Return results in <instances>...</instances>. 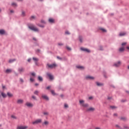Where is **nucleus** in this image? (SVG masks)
Masks as SVG:
<instances>
[{"label": "nucleus", "mask_w": 129, "mask_h": 129, "mask_svg": "<svg viewBox=\"0 0 129 129\" xmlns=\"http://www.w3.org/2000/svg\"><path fill=\"white\" fill-rule=\"evenodd\" d=\"M1 94H2V96H3V97H4V98H6V97H7V94H6L4 93H2Z\"/></svg>", "instance_id": "b1692460"}, {"label": "nucleus", "mask_w": 129, "mask_h": 129, "mask_svg": "<svg viewBox=\"0 0 129 129\" xmlns=\"http://www.w3.org/2000/svg\"><path fill=\"white\" fill-rule=\"evenodd\" d=\"M51 93V94H52V95H57V94H55V91L53 90H51L50 91Z\"/></svg>", "instance_id": "4be33fe9"}, {"label": "nucleus", "mask_w": 129, "mask_h": 129, "mask_svg": "<svg viewBox=\"0 0 129 129\" xmlns=\"http://www.w3.org/2000/svg\"><path fill=\"white\" fill-rule=\"evenodd\" d=\"M100 30L102 31V32H106V30L103 29V28H100Z\"/></svg>", "instance_id": "f704fd0d"}, {"label": "nucleus", "mask_w": 129, "mask_h": 129, "mask_svg": "<svg viewBox=\"0 0 129 129\" xmlns=\"http://www.w3.org/2000/svg\"><path fill=\"white\" fill-rule=\"evenodd\" d=\"M79 40L80 41V42L82 43V37H81V36L79 37Z\"/></svg>", "instance_id": "c9c22d12"}, {"label": "nucleus", "mask_w": 129, "mask_h": 129, "mask_svg": "<svg viewBox=\"0 0 129 129\" xmlns=\"http://www.w3.org/2000/svg\"><path fill=\"white\" fill-rule=\"evenodd\" d=\"M120 65H121V62L118 61V62L114 63L113 66H114V67H119Z\"/></svg>", "instance_id": "20e7f679"}, {"label": "nucleus", "mask_w": 129, "mask_h": 129, "mask_svg": "<svg viewBox=\"0 0 129 129\" xmlns=\"http://www.w3.org/2000/svg\"><path fill=\"white\" fill-rule=\"evenodd\" d=\"M122 120H125V117H121Z\"/></svg>", "instance_id": "a18cd8bd"}, {"label": "nucleus", "mask_w": 129, "mask_h": 129, "mask_svg": "<svg viewBox=\"0 0 129 129\" xmlns=\"http://www.w3.org/2000/svg\"><path fill=\"white\" fill-rule=\"evenodd\" d=\"M81 50L84 51V52H87V53H90V50L87 48L81 47Z\"/></svg>", "instance_id": "423d86ee"}, {"label": "nucleus", "mask_w": 129, "mask_h": 129, "mask_svg": "<svg viewBox=\"0 0 129 129\" xmlns=\"http://www.w3.org/2000/svg\"><path fill=\"white\" fill-rule=\"evenodd\" d=\"M119 52H123V51H124V47H120L119 49Z\"/></svg>", "instance_id": "a211bd4d"}, {"label": "nucleus", "mask_w": 129, "mask_h": 129, "mask_svg": "<svg viewBox=\"0 0 129 129\" xmlns=\"http://www.w3.org/2000/svg\"><path fill=\"white\" fill-rule=\"evenodd\" d=\"M86 79H90L91 80H93L94 79V77H91L90 76H88L86 77Z\"/></svg>", "instance_id": "f8f14e48"}, {"label": "nucleus", "mask_w": 129, "mask_h": 129, "mask_svg": "<svg viewBox=\"0 0 129 129\" xmlns=\"http://www.w3.org/2000/svg\"><path fill=\"white\" fill-rule=\"evenodd\" d=\"M60 97H64V95H60Z\"/></svg>", "instance_id": "0e129e2a"}, {"label": "nucleus", "mask_w": 129, "mask_h": 129, "mask_svg": "<svg viewBox=\"0 0 129 129\" xmlns=\"http://www.w3.org/2000/svg\"><path fill=\"white\" fill-rule=\"evenodd\" d=\"M77 68H78V69H81L82 70L84 69V67L80 66H77Z\"/></svg>", "instance_id": "412c9836"}, {"label": "nucleus", "mask_w": 129, "mask_h": 129, "mask_svg": "<svg viewBox=\"0 0 129 129\" xmlns=\"http://www.w3.org/2000/svg\"><path fill=\"white\" fill-rule=\"evenodd\" d=\"M49 124V121L45 120L42 123V125H48Z\"/></svg>", "instance_id": "dca6fc26"}, {"label": "nucleus", "mask_w": 129, "mask_h": 129, "mask_svg": "<svg viewBox=\"0 0 129 129\" xmlns=\"http://www.w3.org/2000/svg\"><path fill=\"white\" fill-rule=\"evenodd\" d=\"M67 50H69V51H71V48H70L69 46H67Z\"/></svg>", "instance_id": "58836bf2"}, {"label": "nucleus", "mask_w": 129, "mask_h": 129, "mask_svg": "<svg viewBox=\"0 0 129 129\" xmlns=\"http://www.w3.org/2000/svg\"><path fill=\"white\" fill-rule=\"evenodd\" d=\"M92 98H93L92 97H89V99H90V100L92 99Z\"/></svg>", "instance_id": "5fc2aeb1"}, {"label": "nucleus", "mask_w": 129, "mask_h": 129, "mask_svg": "<svg viewBox=\"0 0 129 129\" xmlns=\"http://www.w3.org/2000/svg\"><path fill=\"white\" fill-rule=\"evenodd\" d=\"M38 85H39V84H37V83L35 84V86H38Z\"/></svg>", "instance_id": "e2e57ef3"}, {"label": "nucleus", "mask_w": 129, "mask_h": 129, "mask_svg": "<svg viewBox=\"0 0 129 129\" xmlns=\"http://www.w3.org/2000/svg\"><path fill=\"white\" fill-rule=\"evenodd\" d=\"M23 102H24V100L22 99H18L17 100V103H18V104H21Z\"/></svg>", "instance_id": "4468645a"}, {"label": "nucleus", "mask_w": 129, "mask_h": 129, "mask_svg": "<svg viewBox=\"0 0 129 129\" xmlns=\"http://www.w3.org/2000/svg\"><path fill=\"white\" fill-rule=\"evenodd\" d=\"M21 16L22 17H25V16H26V12L22 11Z\"/></svg>", "instance_id": "6ab92c4d"}, {"label": "nucleus", "mask_w": 129, "mask_h": 129, "mask_svg": "<svg viewBox=\"0 0 129 129\" xmlns=\"http://www.w3.org/2000/svg\"><path fill=\"white\" fill-rule=\"evenodd\" d=\"M95 129H101V128H100V127H95Z\"/></svg>", "instance_id": "4d7b16f0"}, {"label": "nucleus", "mask_w": 129, "mask_h": 129, "mask_svg": "<svg viewBox=\"0 0 129 129\" xmlns=\"http://www.w3.org/2000/svg\"><path fill=\"white\" fill-rule=\"evenodd\" d=\"M10 12H11V13H14V10H11V11H10Z\"/></svg>", "instance_id": "680f3d73"}, {"label": "nucleus", "mask_w": 129, "mask_h": 129, "mask_svg": "<svg viewBox=\"0 0 129 129\" xmlns=\"http://www.w3.org/2000/svg\"><path fill=\"white\" fill-rule=\"evenodd\" d=\"M50 88H51V86H48L46 89H50Z\"/></svg>", "instance_id": "603ef678"}, {"label": "nucleus", "mask_w": 129, "mask_h": 129, "mask_svg": "<svg viewBox=\"0 0 129 129\" xmlns=\"http://www.w3.org/2000/svg\"><path fill=\"white\" fill-rule=\"evenodd\" d=\"M41 23H42L43 24H45V21L41 20Z\"/></svg>", "instance_id": "864d4df0"}, {"label": "nucleus", "mask_w": 129, "mask_h": 129, "mask_svg": "<svg viewBox=\"0 0 129 129\" xmlns=\"http://www.w3.org/2000/svg\"><path fill=\"white\" fill-rule=\"evenodd\" d=\"M79 102L83 107H88V104H84V100H80Z\"/></svg>", "instance_id": "f03ea898"}, {"label": "nucleus", "mask_w": 129, "mask_h": 129, "mask_svg": "<svg viewBox=\"0 0 129 129\" xmlns=\"http://www.w3.org/2000/svg\"><path fill=\"white\" fill-rule=\"evenodd\" d=\"M96 84H97V86H103V84H101V83H99V82H97Z\"/></svg>", "instance_id": "5701e85b"}, {"label": "nucleus", "mask_w": 129, "mask_h": 129, "mask_svg": "<svg viewBox=\"0 0 129 129\" xmlns=\"http://www.w3.org/2000/svg\"><path fill=\"white\" fill-rule=\"evenodd\" d=\"M33 40H34V41H36L37 40V39L36 38H33Z\"/></svg>", "instance_id": "bf43d9fd"}, {"label": "nucleus", "mask_w": 129, "mask_h": 129, "mask_svg": "<svg viewBox=\"0 0 129 129\" xmlns=\"http://www.w3.org/2000/svg\"><path fill=\"white\" fill-rule=\"evenodd\" d=\"M28 62H31V59L30 58H29L28 59Z\"/></svg>", "instance_id": "13d9d810"}, {"label": "nucleus", "mask_w": 129, "mask_h": 129, "mask_svg": "<svg viewBox=\"0 0 129 129\" xmlns=\"http://www.w3.org/2000/svg\"><path fill=\"white\" fill-rule=\"evenodd\" d=\"M34 94H35L36 95H38L39 94V91H35L34 92Z\"/></svg>", "instance_id": "7c9ffc66"}, {"label": "nucleus", "mask_w": 129, "mask_h": 129, "mask_svg": "<svg viewBox=\"0 0 129 129\" xmlns=\"http://www.w3.org/2000/svg\"><path fill=\"white\" fill-rule=\"evenodd\" d=\"M32 98H33V99H34V100H37V99L36 98V96H32Z\"/></svg>", "instance_id": "e433bc0d"}, {"label": "nucleus", "mask_w": 129, "mask_h": 129, "mask_svg": "<svg viewBox=\"0 0 129 129\" xmlns=\"http://www.w3.org/2000/svg\"><path fill=\"white\" fill-rule=\"evenodd\" d=\"M0 34L1 35H4V34H5V30H0Z\"/></svg>", "instance_id": "bb28decb"}, {"label": "nucleus", "mask_w": 129, "mask_h": 129, "mask_svg": "<svg viewBox=\"0 0 129 129\" xmlns=\"http://www.w3.org/2000/svg\"><path fill=\"white\" fill-rule=\"evenodd\" d=\"M58 46H63V44L61 43H58Z\"/></svg>", "instance_id": "c03bdc74"}, {"label": "nucleus", "mask_w": 129, "mask_h": 129, "mask_svg": "<svg viewBox=\"0 0 129 129\" xmlns=\"http://www.w3.org/2000/svg\"><path fill=\"white\" fill-rule=\"evenodd\" d=\"M20 80L22 83L24 82V80H23V79H20Z\"/></svg>", "instance_id": "49530a36"}, {"label": "nucleus", "mask_w": 129, "mask_h": 129, "mask_svg": "<svg viewBox=\"0 0 129 129\" xmlns=\"http://www.w3.org/2000/svg\"><path fill=\"white\" fill-rule=\"evenodd\" d=\"M30 81H31V82H33L34 81V79L31 78Z\"/></svg>", "instance_id": "79ce46f5"}, {"label": "nucleus", "mask_w": 129, "mask_h": 129, "mask_svg": "<svg viewBox=\"0 0 129 129\" xmlns=\"http://www.w3.org/2000/svg\"><path fill=\"white\" fill-rule=\"evenodd\" d=\"M41 122H42V119H38L32 122V124H38V123H41Z\"/></svg>", "instance_id": "7ed1b4c3"}, {"label": "nucleus", "mask_w": 129, "mask_h": 129, "mask_svg": "<svg viewBox=\"0 0 129 129\" xmlns=\"http://www.w3.org/2000/svg\"><path fill=\"white\" fill-rule=\"evenodd\" d=\"M28 27L30 30H32V31H34V32H39V29L33 25L29 26Z\"/></svg>", "instance_id": "f257e3e1"}, {"label": "nucleus", "mask_w": 129, "mask_h": 129, "mask_svg": "<svg viewBox=\"0 0 129 129\" xmlns=\"http://www.w3.org/2000/svg\"><path fill=\"white\" fill-rule=\"evenodd\" d=\"M12 7H18V5H17L16 3H13L12 4Z\"/></svg>", "instance_id": "c85d7f7f"}, {"label": "nucleus", "mask_w": 129, "mask_h": 129, "mask_svg": "<svg viewBox=\"0 0 129 129\" xmlns=\"http://www.w3.org/2000/svg\"><path fill=\"white\" fill-rule=\"evenodd\" d=\"M7 95L9 96V97H13V94L10 92L7 93Z\"/></svg>", "instance_id": "aec40b11"}, {"label": "nucleus", "mask_w": 129, "mask_h": 129, "mask_svg": "<svg viewBox=\"0 0 129 129\" xmlns=\"http://www.w3.org/2000/svg\"><path fill=\"white\" fill-rule=\"evenodd\" d=\"M113 116H117V113H114V114H113Z\"/></svg>", "instance_id": "3c124183"}, {"label": "nucleus", "mask_w": 129, "mask_h": 129, "mask_svg": "<svg viewBox=\"0 0 129 129\" xmlns=\"http://www.w3.org/2000/svg\"><path fill=\"white\" fill-rule=\"evenodd\" d=\"M39 27H41V28H44V26L39 25Z\"/></svg>", "instance_id": "052dcab7"}, {"label": "nucleus", "mask_w": 129, "mask_h": 129, "mask_svg": "<svg viewBox=\"0 0 129 129\" xmlns=\"http://www.w3.org/2000/svg\"><path fill=\"white\" fill-rule=\"evenodd\" d=\"M126 44V42H123L121 44L122 46H125Z\"/></svg>", "instance_id": "a19ab883"}, {"label": "nucleus", "mask_w": 129, "mask_h": 129, "mask_svg": "<svg viewBox=\"0 0 129 129\" xmlns=\"http://www.w3.org/2000/svg\"><path fill=\"white\" fill-rule=\"evenodd\" d=\"M28 128V126H18L17 129H27Z\"/></svg>", "instance_id": "6e6552de"}, {"label": "nucleus", "mask_w": 129, "mask_h": 129, "mask_svg": "<svg viewBox=\"0 0 129 129\" xmlns=\"http://www.w3.org/2000/svg\"><path fill=\"white\" fill-rule=\"evenodd\" d=\"M38 80H39V81H43V78H42L40 76H39L38 77Z\"/></svg>", "instance_id": "cd10ccee"}, {"label": "nucleus", "mask_w": 129, "mask_h": 129, "mask_svg": "<svg viewBox=\"0 0 129 129\" xmlns=\"http://www.w3.org/2000/svg\"><path fill=\"white\" fill-rule=\"evenodd\" d=\"M126 35V32H120L119 35L120 37H122L123 36H125Z\"/></svg>", "instance_id": "ddd939ff"}, {"label": "nucleus", "mask_w": 129, "mask_h": 129, "mask_svg": "<svg viewBox=\"0 0 129 129\" xmlns=\"http://www.w3.org/2000/svg\"><path fill=\"white\" fill-rule=\"evenodd\" d=\"M110 107L111 108V109H115V108H116V107L114 106H110Z\"/></svg>", "instance_id": "2f4dec72"}, {"label": "nucleus", "mask_w": 129, "mask_h": 129, "mask_svg": "<svg viewBox=\"0 0 129 129\" xmlns=\"http://www.w3.org/2000/svg\"><path fill=\"white\" fill-rule=\"evenodd\" d=\"M95 110V109L93 107H90L87 109V111H94Z\"/></svg>", "instance_id": "2eb2a0df"}, {"label": "nucleus", "mask_w": 129, "mask_h": 129, "mask_svg": "<svg viewBox=\"0 0 129 129\" xmlns=\"http://www.w3.org/2000/svg\"><path fill=\"white\" fill-rule=\"evenodd\" d=\"M15 61L14 59H10L9 60V63H12V62H14Z\"/></svg>", "instance_id": "4c0bfd02"}, {"label": "nucleus", "mask_w": 129, "mask_h": 129, "mask_svg": "<svg viewBox=\"0 0 129 129\" xmlns=\"http://www.w3.org/2000/svg\"><path fill=\"white\" fill-rule=\"evenodd\" d=\"M18 71L20 73H23V72H25V69L23 68H20L18 69Z\"/></svg>", "instance_id": "9d476101"}, {"label": "nucleus", "mask_w": 129, "mask_h": 129, "mask_svg": "<svg viewBox=\"0 0 129 129\" xmlns=\"http://www.w3.org/2000/svg\"><path fill=\"white\" fill-rule=\"evenodd\" d=\"M126 49H127L128 50H129V46H127V47H126Z\"/></svg>", "instance_id": "69168bd1"}, {"label": "nucleus", "mask_w": 129, "mask_h": 129, "mask_svg": "<svg viewBox=\"0 0 129 129\" xmlns=\"http://www.w3.org/2000/svg\"><path fill=\"white\" fill-rule=\"evenodd\" d=\"M33 60L35 62L39 61V59H38L37 57H33Z\"/></svg>", "instance_id": "a878e982"}, {"label": "nucleus", "mask_w": 129, "mask_h": 129, "mask_svg": "<svg viewBox=\"0 0 129 129\" xmlns=\"http://www.w3.org/2000/svg\"><path fill=\"white\" fill-rule=\"evenodd\" d=\"M64 107H65L66 108H68V105L67 104H64Z\"/></svg>", "instance_id": "ea45409f"}, {"label": "nucleus", "mask_w": 129, "mask_h": 129, "mask_svg": "<svg viewBox=\"0 0 129 129\" xmlns=\"http://www.w3.org/2000/svg\"><path fill=\"white\" fill-rule=\"evenodd\" d=\"M11 117H12V118H14V119H17L16 116H15V115H12L11 116Z\"/></svg>", "instance_id": "72a5a7b5"}, {"label": "nucleus", "mask_w": 129, "mask_h": 129, "mask_svg": "<svg viewBox=\"0 0 129 129\" xmlns=\"http://www.w3.org/2000/svg\"><path fill=\"white\" fill-rule=\"evenodd\" d=\"M31 75H32V76H35L36 74H35V73H31Z\"/></svg>", "instance_id": "37998d69"}, {"label": "nucleus", "mask_w": 129, "mask_h": 129, "mask_svg": "<svg viewBox=\"0 0 129 129\" xmlns=\"http://www.w3.org/2000/svg\"><path fill=\"white\" fill-rule=\"evenodd\" d=\"M111 98H110V97H108V99H111Z\"/></svg>", "instance_id": "338daca9"}, {"label": "nucleus", "mask_w": 129, "mask_h": 129, "mask_svg": "<svg viewBox=\"0 0 129 129\" xmlns=\"http://www.w3.org/2000/svg\"><path fill=\"white\" fill-rule=\"evenodd\" d=\"M47 66L48 67V68H50L51 69H53V68H55V67H56V66H57V65H56V64L53 63L52 64H47Z\"/></svg>", "instance_id": "39448f33"}, {"label": "nucleus", "mask_w": 129, "mask_h": 129, "mask_svg": "<svg viewBox=\"0 0 129 129\" xmlns=\"http://www.w3.org/2000/svg\"><path fill=\"white\" fill-rule=\"evenodd\" d=\"M48 22L49 23H50L51 24H53V23H54V19H53L52 18H49L48 19Z\"/></svg>", "instance_id": "f3484780"}, {"label": "nucleus", "mask_w": 129, "mask_h": 129, "mask_svg": "<svg viewBox=\"0 0 129 129\" xmlns=\"http://www.w3.org/2000/svg\"><path fill=\"white\" fill-rule=\"evenodd\" d=\"M3 89H6V86H3Z\"/></svg>", "instance_id": "6e6d98bb"}, {"label": "nucleus", "mask_w": 129, "mask_h": 129, "mask_svg": "<svg viewBox=\"0 0 129 129\" xmlns=\"http://www.w3.org/2000/svg\"><path fill=\"white\" fill-rule=\"evenodd\" d=\"M66 35H69L70 33H69V32L66 31Z\"/></svg>", "instance_id": "8fccbe9b"}, {"label": "nucleus", "mask_w": 129, "mask_h": 129, "mask_svg": "<svg viewBox=\"0 0 129 129\" xmlns=\"http://www.w3.org/2000/svg\"><path fill=\"white\" fill-rule=\"evenodd\" d=\"M42 98H43V99H45V100H49V98L46 95H42Z\"/></svg>", "instance_id": "9b49d317"}, {"label": "nucleus", "mask_w": 129, "mask_h": 129, "mask_svg": "<svg viewBox=\"0 0 129 129\" xmlns=\"http://www.w3.org/2000/svg\"><path fill=\"white\" fill-rule=\"evenodd\" d=\"M57 59H59V60H62V58L59 56H57Z\"/></svg>", "instance_id": "09e8293b"}, {"label": "nucleus", "mask_w": 129, "mask_h": 129, "mask_svg": "<svg viewBox=\"0 0 129 129\" xmlns=\"http://www.w3.org/2000/svg\"><path fill=\"white\" fill-rule=\"evenodd\" d=\"M25 105H26V106H28V107H33V104L30 102H27L25 104Z\"/></svg>", "instance_id": "1a4fd4ad"}, {"label": "nucleus", "mask_w": 129, "mask_h": 129, "mask_svg": "<svg viewBox=\"0 0 129 129\" xmlns=\"http://www.w3.org/2000/svg\"><path fill=\"white\" fill-rule=\"evenodd\" d=\"M43 114H44V115H49V113L48 112H43Z\"/></svg>", "instance_id": "c756f323"}, {"label": "nucleus", "mask_w": 129, "mask_h": 129, "mask_svg": "<svg viewBox=\"0 0 129 129\" xmlns=\"http://www.w3.org/2000/svg\"><path fill=\"white\" fill-rule=\"evenodd\" d=\"M36 19V17L32 16L30 17V20H35Z\"/></svg>", "instance_id": "473e14b6"}, {"label": "nucleus", "mask_w": 129, "mask_h": 129, "mask_svg": "<svg viewBox=\"0 0 129 129\" xmlns=\"http://www.w3.org/2000/svg\"><path fill=\"white\" fill-rule=\"evenodd\" d=\"M125 128H129L128 127H125Z\"/></svg>", "instance_id": "774afa93"}, {"label": "nucleus", "mask_w": 129, "mask_h": 129, "mask_svg": "<svg viewBox=\"0 0 129 129\" xmlns=\"http://www.w3.org/2000/svg\"><path fill=\"white\" fill-rule=\"evenodd\" d=\"M99 50H100L101 51L103 50V49H102V46H100Z\"/></svg>", "instance_id": "de8ad7c7"}, {"label": "nucleus", "mask_w": 129, "mask_h": 129, "mask_svg": "<svg viewBox=\"0 0 129 129\" xmlns=\"http://www.w3.org/2000/svg\"><path fill=\"white\" fill-rule=\"evenodd\" d=\"M47 76L49 77V78L50 80H53V79H54V77L51 74L47 73Z\"/></svg>", "instance_id": "0eeeda50"}, {"label": "nucleus", "mask_w": 129, "mask_h": 129, "mask_svg": "<svg viewBox=\"0 0 129 129\" xmlns=\"http://www.w3.org/2000/svg\"><path fill=\"white\" fill-rule=\"evenodd\" d=\"M12 72V70L11 69H8L6 71V73H11Z\"/></svg>", "instance_id": "393cba45"}]
</instances>
